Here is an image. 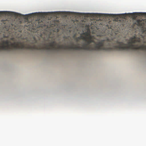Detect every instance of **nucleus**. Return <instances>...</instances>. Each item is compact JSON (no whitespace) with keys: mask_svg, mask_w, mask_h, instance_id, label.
<instances>
[{"mask_svg":"<svg viewBox=\"0 0 146 146\" xmlns=\"http://www.w3.org/2000/svg\"><path fill=\"white\" fill-rule=\"evenodd\" d=\"M116 15V14H111L110 15L113 17H115V18H116L117 17L118 15Z\"/></svg>","mask_w":146,"mask_h":146,"instance_id":"1a4fd4ad","label":"nucleus"},{"mask_svg":"<svg viewBox=\"0 0 146 146\" xmlns=\"http://www.w3.org/2000/svg\"><path fill=\"white\" fill-rule=\"evenodd\" d=\"M12 24L13 25L12 23V24Z\"/></svg>","mask_w":146,"mask_h":146,"instance_id":"ddd939ff","label":"nucleus"},{"mask_svg":"<svg viewBox=\"0 0 146 146\" xmlns=\"http://www.w3.org/2000/svg\"><path fill=\"white\" fill-rule=\"evenodd\" d=\"M143 29L146 28V20L141 19L137 20L135 23Z\"/></svg>","mask_w":146,"mask_h":146,"instance_id":"7ed1b4c3","label":"nucleus"},{"mask_svg":"<svg viewBox=\"0 0 146 146\" xmlns=\"http://www.w3.org/2000/svg\"><path fill=\"white\" fill-rule=\"evenodd\" d=\"M15 27H16V25H15Z\"/></svg>","mask_w":146,"mask_h":146,"instance_id":"4468645a","label":"nucleus"},{"mask_svg":"<svg viewBox=\"0 0 146 146\" xmlns=\"http://www.w3.org/2000/svg\"><path fill=\"white\" fill-rule=\"evenodd\" d=\"M33 22L28 23L27 25H26V26L28 27V28H31L33 29H35L36 28H38L40 27H42L44 26H46L47 27H53L55 26V21H53L52 23L50 22V23H49L44 24L42 21L40 20H36L33 24Z\"/></svg>","mask_w":146,"mask_h":146,"instance_id":"f03ea898","label":"nucleus"},{"mask_svg":"<svg viewBox=\"0 0 146 146\" xmlns=\"http://www.w3.org/2000/svg\"><path fill=\"white\" fill-rule=\"evenodd\" d=\"M93 15L94 17H100L102 15L100 14H94Z\"/></svg>","mask_w":146,"mask_h":146,"instance_id":"6e6552de","label":"nucleus"},{"mask_svg":"<svg viewBox=\"0 0 146 146\" xmlns=\"http://www.w3.org/2000/svg\"><path fill=\"white\" fill-rule=\"evenodd\" d=\"M41 14H42L40 13H36L29 14L25 15H22V16L23 17H24L25 19H28L29 18H31L32 17H35L36 16H40Z\"/></svg>","mask_w":146,"mask_h":146,"instance_id":"423d86ee","label":"nucleus"},{"mask_svg":"<svg viewBox=\"0 0 146 146\" xmlns=\"http://www.w3.org/2000/svg\"><path fill=\"white\" fill-rule=\"evenodd\" d=\"M50 21L49 20H48V22H49V21Z\"/></svg>","mask_w":146,"mask_h":146,"instance_id":"f8f14e48","label":"nucleus"},{"mask_svg":"<svg viewBox=\"0 0 146 146\" xmlns=\"http://www.w3.org/2000/svg\"><path fill=\"white\" fill-rule=\"evenodd\" d=\"M2 21H2L3 23L4 24H6L7 23V22H8V21L7 20H3Z\"/></svg>","mask_w":146,"mask_h":146,"instance_id":"9d476101","label":"nucleus"},{"mask_svg":"<svg viewBox=\"0 0 146 146\" xmlns=\"http://www.w3.org/2000/svg\"><path fill=\"white\" fill-rule=\"evenodd\" d=\"M41 32L38 35V40L33 36L29 41L26 40V49L40 50L62 49L106 51L140 50V37H137L136 36L131 37L126 43H125L123 41L110 39L107 37L100 40H96L93 36L86 32L83 34L84 36L81 35L80 36L81 39L85 41L82 43L81 46L80 44H78L77 45L72 44V46H68L65 45H60L54 41L46 43V41L48 40L49 36L47 35L45 33L44 35Z\"/></svg>","mask_w":146,"mask_h":146,"instance_id":"f257e3e1","label":"nucleus"},{"mask_svg":"<svg viewBox=\"0 0 146 146\" xmlns=\"http://www.w3.org/2000/svg\"><path fill=\"white\" fill-rule=\"evenodd\" d=\"M16 31H15V36H16L17 33L16 32Z\"/></svg>","mask_w":146,"mask_h":146,"instance_id":"9b49d317","label":"nucleus"},{"mask_svg":"<svg viewBox=\"0 0 146 146\" xmlns=\"http://www.w3.org/2000/svg\"><path fill=\"white\" fill-rule=\"evenodd\" d=\"M106 30H105V31L104 32L102 33H101L100 35V36H105L106 35V33H107L108 31H109L107 29H113V26L112 24H111L110 23H108L107 25H106Z\"/></svg>","mask_w":146,"mask_h":146,"instance_id":"39448f33","label":"nucleus"},{"mask_svg":"<svg viewBox=\"0 0 146 146\" xmlns=\"http://www.w3.org/2000/svg\"><path fill=\"white\" fill-rule=\"evenodd\" d=\"M129 17L133 18V19H136L137 16H144L146 17V13H133L128 14Z\"/></svg>","mask_w":146,"mask_h":146,"instance_id":"20e7f679","label":"nucleus"},{"mask_svg":"<svg viewBox=\"0 0 146 146\" xmlns=\"http://www.w3.org/2000/svg\"><path fill=\"white\" fill-rule=\"evenodd\" d=\"M20 24L21 23V22L20 21Z\"/></svg>","mask_w":146,"mask_h":146,"instance_id":"2eb2a0df","label":"nucleus"},{"mask_svg":"<svg viewBox=\"0 0 146 146\" xmlns=\"http://www.w3.org/2000/svg\"><path fill=\"white\" fill-rule=\"evenodd\" d=\"M75 40H76V42H77L76 44L74 45V44L73 43H72L70 45H68V46H71L72 45V44H73V45H77L78 44H79V43H78V42H79L80 40H81V39H80V37H76L75 38ZM66 46H67V45H66Z\"/></svg>","mask_w":146,"mask_h":146,"instance_id":"0eeeda50","label":"nucleus"}]
</instances>
